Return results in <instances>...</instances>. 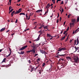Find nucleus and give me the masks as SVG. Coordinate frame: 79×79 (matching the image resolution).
<instances>
[{
	"label": "nucleus",
	"mask_w": 79,
	"mask_h": 79,
	"mask_svg": "<svg viewBox=\"0 0 79 79\" xmlns=\"http://www.w3.org/2000/svg\"><path fill=\"white\" fill-rule=\"evenodd\" d=\"M49 7H50V4L49 3L48 4L47 6H46V7H45V9H46L47 8V11H45V13H44V14L43 15H45L47 14V12H48V9L49 8Z\"/></svg>",
	"instance_id": "nucleus-1"
},
{
	"label": "nucleus",
	"mask_w": 79,
	"mask_h": 79,
	"mask_svg": "<svg viewBox=\"0 0 79 79\" xmlns=\"http://www.w3.org/2000/svg\"><path fill=\"white\" fill-rule=\"evenodd\" d=\"M73 23H70V26L71 27H72V25L74 26V23L76 22V19H72V21H71Z\"/></svg>",
	"instance_id": "nucleus-2"
},
{
	"label": "nucleus",
	"mask_w": 79,
	"mask_h": 79,
	"mask_svg": "<svg viewBox=\"0 0 79 79\" xmlns=\"http://www.w3.org/2000/svg\"><path fill=\"white\" fill-rule=\"evenodd\" d=\"M73 59L75 63L78 64V63H79V60L78 57H76L74 58Z\"/></svg>",
	"instance_id": "nucleus-3"
},
{
	"label": "nucleus",
	"mask_w": 79,
	"mask_h": 79,
	"mask_svg": "<svg viewBox=\"0 0 79 79\" xmlns=\"http://www.w3.org/2000/svg\"><path fill=\"white\" fill-rule=\"evenodd\" d=\"M27 45L23 47H22V48L20 49H19V50H24V49H25L26 48H27Z\"/></svg>",
	"instance_id": "nucleus-4"
},
{
	"label": "nucleus",
	"mask_w": 79,
	"mask_h": 79,
	"mask_svg": "<svg viewBox=\"0 0 79 79\" xmlns=\"http://www.w3.org/2000/svg\"><path fill=\"white\" fill-rule=\"evenodd\" d=\"M42 34V32L40 33V34H39V35L38 38H37V39H36V40H34V41H38L39 40H40L39 37L40 36V35H41Z\"/></svg>",
	"instance_id": "nucleus-5"
},
{
	"label": "nucleus",
	"mask_w": 79,
	"mask_h": 79,
	"mask_svg": "<svg viewBox=\"0 0 79 79\" xmlns=\"http://www.w3.org/2000/svg\"><path fill=\"white\" fill-rule=\"evenodd\" d=\"M40 52L42 54H47V53L45 52V51H44L42 50H40Z\"/></svg>",
	"instance_id": "nucleus-6"
},
{
	"label": "nucleus",
	"mask_w": 79,
	"mask_h": 79,
	"mask_svg": "<svg viewBox=\"0 0 79 79\" xmlns=\"http://www.w3.org/2000/svg\"><path fill=\"white\" fill-rule=\"evenodd\" d=\"M66 58H67V60H70L71 61V60H72V58L69 56H67L66 57Z\"/></svg>",
	"instance_id": "nucleus-7"
},
{
	"label": "nucleus",
	"mask_w": 79,
	"mask_h": 79,
	"mask_svg": "<svg viewBox=\"0 0 79 79\" xmlns=\"http://www.w3.org/2000/svg\"><path fill=\"white\" fill-rule=\"evenodd\" d=\"M76 42H77V44H76V45H77L79 44V40L78 39V38H77V41L75 40L74 41V43L75 44H76Z\"/></svg>",
	"instance_id": "nucleus-8"
},
{
	"label": "nucleus",
	"mask_w": 79,
	"mask_h": 79,
	"mask_svg": "<svg viewBox=\"0 0 79 79\" xmlns=\"http://www.w3.org/2000/svg\"><path fill=\"white\" fill-rule=\"evenodd\" d=\"M26 17L27 20H29L30 19V16H29V17H28L27 16V14H26Z\"/></svg>",
	"instance_id": "nucleus-9"
},
{
	"label": "nucleus",
	"mask_w": 79,
	"mask_h": 79,
	"mask_svg": "<svg viewBox=\"0 0 79 79\" xmlns=\"http://www.w3.org/2000/svg\"><path fill=\"white\" fill-rule=\"evenodd\" d=\"M40 12H42V10H37L35 11V12L36 13H39Z\"/></svg>",
	"instance_id": "nucleus-10"
},
{
	"label": "nucleus",
	"mask_w": 79,
	"mask_h": 79,
	"mask_svg": "<svg viewBox=\"0 0 79 79\" xmlns=\"http://www.w3.org/2000/svg\"><path fill=\"white\" fill-rule=\"evenodd\" d=\"M65 55H66V54H63V55H60L59 54H58L57 55V56H63L64 57L65 56Z\"/></svg>",
	"instance_id": "nucleus-11"
},
{
	"label": "nucleus",
	"mask_w": 79,
	"mask_h": 79,
	"mask_svg": "<svg viewBox=\"0 0 79 79\" xmlns=\"http://www.w3.org/2000/svg\"><path fill=\"white\" fill-rule=\"evenodd\" d=\"M65 36L62 37L61 38L60 40L62 41L64 40V39H65Z\"/></svg>",
	"instance_id": "nucleus-12"
},
{
	"label": "nucleus",
	"mask_w": 79,
	"mask_h": 79,
	"mask_svg": "<svg viewBox=\"0 0 79 79\" xmlns=\"http://www.w3.org/2000/svg\"><path fill=\"white\" fill-rule=\"evenodd\" d=\"M60 48V49H61L62 50H66V48H65V47H64V48H61V47H60V48Z\"/></svg>",
	"instance_id": "nucleus-13"
},
{
	"label": "nucleus",
	"mask_w": 79,
	"mask_h": 79,
	"mask_svg": "<svg viewBox=\"0 0 79 79\" xmlns=\"http://www.w3.org/2000/svg\"><path fill=\"white\" fill-rule=\"evenodd\" d=\"M22 10V9L20 8L18 10H16L15 11L21 12Z\"/></svg>",
	"instance_id": "nucleus-14"
},
{
	"label": "nucleus",
	"mask_w": 79,
	"mask_h": 79,
	"mask_svg": "<svg viewBox=\"0 0 79 79\" xmlns=\"http://www.w3.org/2000/svg\"><path fill=\"white\" fill-rule=\"evenodd\" d=\"M5 29H6V28H2V29H1L0 30V32H2L3 31H4Z\"/></svg>",
	"instance_id": "nucleus-15"
},
{
	"label": "nucleus",
	"mask_w": 79,
	"mask_h": 79,
	"mask_svg": "<svg viewBox=\"0 0 79 79\" xmlns=\"http://www.w3.org/2000/svg\"><path fill=\"white\" fill-rule=\"evenodd\" d=\"M29 51L34 52V53H35V49L34 48H33L32 50H30Z\"/></svg>",
	"instance_id": "nucleus-16"
},
{
	"label": "nucleus",
	"mask_w": 79,
	"mask_h": 79,
	"mask_svg": "<svg viewBox=\"0 0 79 79\" xmlns=\"http://www.w3.org/2000/svg\"><path fill=\"white\" fill-rule=\"evenodd\" d=\"M79 31V28H77V29L75 30V32H74V33H76L77 32Z\"/></svg>",
	"instance_id": "nucleus-17"
},
{
	"label": "nucleus",
	"mask_w": 79,
	"mask_h": 79,
	"mask_svg": "<svg viewBox=\"0 0 79 79\" xmlns=\"http://www.w3.org/2000/svg\"><path fill=\"white\" fill-rule=\"evenodd\" d=\"M58 49H58V52H61V51L62 50H62L60 49V48H59Z\"/></svg>",
	"instance_id": "nucleus-18"
},
{
	"label": "nucleus",
	"mask_w": 79,
	"mask_h": 79,
	"mask_svg": "<svg viewBox=\"0 0 79 79\" xmlns=\"http://www.w3.org/2000/svg\"><path fill=\"white\" fill-rule=\"evenodd\" d=\"M24 53H25L24 51L21 52H20V54L23 55Z\"/></svg>",
	"instance_id": "nucleus-19"
},
{
	"label": "nucleus",
	"mask_w": 79,
	"mask_h": 79,
	"mask_svg": "<svg viewBox=\"0 0 79 79\" xmlns=\"http://www.w3.org/2000/svg\"><path fill=\"white\" fill-rule=\"evenodd\" d=\"M19 15H25V14H24L23 13H21Z\"/></svg>",
	"instance_id": "nucleus-20"
},
{
	"label": "nucleus",
	"mask_w": 79,
	"mask_h": 79,
	"mask_svg": "<svg viewBox=\"0 0 79 79\" xmlns=\"http://www.w3.org/2000/svg\"><path fill=\"white\" fill-rule=\"evenodd\" d=\"M37 45V44H35L34 46H32V48H35Z\"/></svg>",
	"instance_id": "nucleus-21"
},
{
	"label": "nucleus",
	"mask_w": 79,
	"mask_h": 79,
	"mask_svg": "<svg viewBox=\"0 0 79 79\" xmlns=\"http://www.w3.org/2000/svg\"><path fill=\"white\" fill-rule=\"evenodd\" d=\"M48 26H46L43 27V28H44V29H47L48 28Z\"/></svg>",
	"instance_id": "nucleus-22"
},
{
	"label": "nucleus",
	"mask_w": 79,
	"mask_h": 79,
	"mask_svg": "<svg viewBox=\"0 0 79 79\" xmlns=\"http://www.w3.org/2000/svg\"><path fill=\"white\" fill-rule=\"evenodd\" d=\"M6 60V58H4V59L2 60V62H5V61Z\"/></svg>",
	"instance_id": "nucleus-23"
},
{
	"label": "nucleus",
	"mask_w": 79,
	"mask_h": 79,
	"mask_svg": "<svg viewBox=\"0 0 79 79\" xmlns=\"http://www.w3.org/2000/svg\"><path fill=\"white\" fill-rule=\"evenodd\" d=\"M10 55H11V52H10V53L9 54V55H8V56H6V57H9V56H10Z\"/></svg>",
	"instance_id": "nucleus-24"
},
{
	"label": "nucleus",
	"mask_w": 79,
	"mask_h": 79,
	"mask_svg": "<svg viewBox=\"0 0 79 79\" xmlns=\"http://www.w3.org/2000/svg\"><path fill=\"white\" fill-rule=\"evenodd\" d=\"M32 52L30 51H27V53H30V52Z\"/></svg>",
	"instance_id": "nucleus-25"
},
{
	"label": "nucleus",
	"mask_w": 79,
	"mask_h": 79,
	"mask_svg": "<svg viewBox=\"0 0 79 79\" xmlns=\"http://www.w3.org/2000/svg\"><path fill=\"white\" fill-rule=\"evenodd\" d=\"M15 12L14 13V14H18L19 13H20V12Z\"/></svg>",
	"instance_id": "nucleus-26"
},
{
	"label": "nucleus",
	"mask_w": 79,
	"mask_h": 79,
	"mask_svg": "<svg viewBox=\"0 0 79 79\" xmlns=\"http://www.w3.org/2000/svg\"><path fill=\"white\" fill-rule=\"evenodd\" d=\"M14 13H11V17H12L13 16V15L14 14Z\"/></svg>",
	"instance_id": "nucleus-27"
},
{
	"label": "nucleus",
	"mask_w": 79,
	"mask_h": 79,
	"mask_svg": "<svg viewBox=\"0 0 79 79\" xmlns=\"http://www.w3.org/2000/svg\"><path fill=\"white\" fill-rule=\"evenodd\" d=\"M13 10V9H11V10H10L9 11L10 12H11Z\"/></svg>",
	"instance_id": "nucleus-28"
},
{
	"label": "nucleus",
	"mask_w": 79,
	"mask_h": 79,
	"mask_svg": "<svg viewBox=\"0 0 79 79\" xmlns=\"http://www.w3.org/2000/svg\"><path fill=\"white\" fill-rule=\"evenodd\" d=\"M61 60H62V61H63L64 60L63 59H61V58L59 59V61H61Z\"/></svg>",
	"instance_id": "nucleus-29"
},
{
	"label": "nucleus",
	"mask_w": 79,
	"mask_h": 79,
	"mask_svg": "<svg viewBox=\"0 0 79 79\" xmlns=\"http://www.w3.org/2000/svg\"><path fill=\"white\" fill-rule=\"evenodd\" d=\"M34 69V68H32L31 69V70L30 71V72H32V71H33V69Z\"/></svg>",
	"instance_id": "nucleus-30"
},
{
	"label": "nucleus",
	"mask_w": 79,
	"mask_h": 79,
	"mask_svg": "<svg viewBox=\"0 0 79 79\" xmlns=\"http://www.w3.org/2000/svg\"><path fill=\"white\" fill-rule=\"evenodd\" d=\"M77 22H79V17H77Z\"/></svg>",
	"instance_id": "nucleus-31"
},
{
	"label": "nucleus",
	"mask_w": 79,
	"mask_h": 79,
	"mask_svg": "<svg viewBox=\"0 0 79 79\" xmlns=\"http://www.w3.org/2000/svg\"><path fill=\"white\" fill-rule=\"evenodd\" d=\"M45 63H43V64H42V67H44V66H45Z\"/></svg>",
	"instance_id": "nucleus-32"
},
{
	"label": "nucleus",
	"mask_w": 79,
	"mask_h": 79,
	"mask_svg": "<svg viewBox=\"0 0 79 79\" xmlns=\"http://www.w3.org/2000/svg\"><path fill=\"white\" fill-rule=\"evenodd\" d=\"M61 14H62V12H63V9L62 8V9H61Z\"/></svg>",
	"instance_id": "nucleus-33"
},
{
	"label": "nucleus",
	"mask_w": 79,
	"mask_h": 79,
	"mask_svg": "<svg viewBox=\"0 0 79 79\" xmlns=\"http://www.w3.org/2000/svg\"><path fill=\"white\" fill-rule=\"evenodd\" d=\"M67 31H65L64 32V33H63V34H65V33H66V32H67Z\"/></svg>",
	"instance_id": "nucleus-34"
},
{
	"label": "nucleus",
	"mask_w": 79,
	"mask_h": 79,
	"mask_svg": "<svg viewBox=\"0 0 79 79\" xmlns=\"http://www.w3.org/2000/svg\"><path fill=\"white\" fill-rule=\"evenodd\" d=\"M47 37H50V34H47Z\"/></svg>",
	"instance_id": "nucleus-35"
},
{
	"label": "nucleus",
	"mask_w": 79,
	"mask_h": 79,
	"mask_svg": "<svg viewBox=\"0 0 79 79\" xmlns=\"http://www.w3.org/2000/svg\"><path fill=\"white\" fill-rule=\"evenodd\" d=\"M11 1H12V0H9V2L10 3V6L11 5Z\"/></svg>",
	"instance_id": "nucleus-36"
},
{
	"label": "nucleus",
	"mask_w": 79,
	"mask_h": 79,
	"mask_svg": "<svg viewBox=\"0 0 79 79\" xmlns=\"http://www.w3.org/2000/svg\"><path fill=\"white\" fill-rule=\"evenodd\" d=\"M38 55V54H35L34 56L35 57Z\"/></svg>",
	"instance_id": "nucleus-37"
},
{
	"label": "nucleus",
	"mask_w": 79,
	"mask_h": 79,
	"mask_svg": "<svg viewBox=\"0 0 79 79\" xmlns=\"http://www.w3.org/2000/svg\"><path fill=\"white\" fill-rule=\"evenodd\" d=\"M60 1H61V0H57V1H56V3H58V2Z\"/></svg>",
	"instance_id": "nucleus-38"
},
{
	"label": "nucleus",
	"mask_w": 79,
	"mask_h": 79,
	"mask_svg": "<svg viewBox=\"0 0 79 79\" xmlns=\"http://www.w3.org/2000/svg\"><path fill=\"white\" fill-rule=\"evenodd\" d=\"M69 30V27H68V28H67L66 31H68Z\"/></svg>",
	"instance_id": "nucleus-39"
},
{
	"label": "nucleus",
	"mask_w": 79,
	"mask_h": 79,
	"mask_svg": "<svg viewBox=\"0 0 79 79\" xmlns=\"http://www.w3.org/2000/svg\"><path fill=\"white\" fill-rule=\"evenodd\" d=\"M50 63L51 64H52V62L51 60H50Z\"/></svg>",
	"instance_id": "nucleus-40"
},
{
	"label": "nucleus",
	"mask_w": 79,
	"mask_h": 79,
	"mask_svg": "<svg viewBox=\"0 0 79 79\" xmlns=\"http://www.w3.org/2000/svg\"><path fill=\"white\" fill-rule=\"evenodd\" d=\"M17 22H18V19H17L16 20V21H15V23H17Z\"/></svg>",
	"instance_id": "nucleus-41"
},
{
	"label": "nucleus",
	"mask_w": 79,
	"mask_h": 79,
	"mask_svg": "<svg viewBox=\"0 0 79 79\" xmlns=\"http://www.w3.org/2000/svg\"><path fill=\"white\" fill-rule=\"evenodd\" d=\"M65 34V36H67V35H68V33H67L65 34Z\"/></svg>",
	"instance_id": "nucleus-42"
},
{
	"label": "nucleus",
	"mask_w": 79,
	"mask_h": 79,
	"mask_svg": "<svg viewBox=\"0 0 79 79\" xmlns=\"http://www.w3.org/2000/svg\"><path fill=\"white\" fill-rule=\"evenodd\" d=\"M11 8H12L11 6H10L9 7V11H10V10L11 9Z\"/></svg>",
	"instance_id": "nucleus-43"
},
{
	"label": "nucleus",
	"mask_w": 79,
	"mask_h": 79,
	"mask_svg": "<svg viewBox=\"0 0 79 79\" xmlns=\"http://www.w3.org/2000/svg\"><path fill=\"white\" fill-rule=\"evenodd\" d=\"M69 38H67L65 40V42H66L68 41V39Z\"/></svg>",
	"instance_id": "nucleus-44"
},
{
	"label": "nucleus",
	"mask_w": 79,
	"mask_h": 79,
	"mask_svg": "<svg viewBox=\"0 0 79 79\" xmlns=\"http://www.w3.org/2000/svg\"><path fill=\"white\" fill-rule=\"evenodd\" d=\"M70 15H68V18H70Z\"/></svg>",
	"instance_id": "nucleus-45"
},
{
	"label": "nucleus",
	"mask_w": 79,
	"mask_h": 79,
	"mask_svg": "<svg viewBox=\"0 0 79 79\" xmlns=\"http://www.w3.org/2000/svg\"><path fill=\"white\" fill-rule=\"evenodd\" d=\"M59 13H58V17H57V18H59Z\"/></svg>",
	"instance_id": "nucleus-46"
},
{
	"label": "nucleus",
	"mask_w": 79,
	"mask_h": 79,
	"mask_svg": "<svg viewBox=\"0 0 79 79\" xmlns=\"http://www.w3.org/2000/svg\"><path fill=\"white\" fill-rule=\"evenodd\" d=\"M39 66V65H38V66L36 67V68H35V69L36 70V69H38Z\"/></svg>",
	"instance_id": "nucleus-47"
},
{
	"label": "nucleus",
	"mask_w": 79,
	"mask_h": 79,
	"mask_svg": "<svg viewBox=\"0 0 79 79\" xmlns=\"http://www.w3.org/2000/svg\"><path fill=\"white\" fill-rule=\"evenodd\" d=\"M73 39H72V40H70V44H71V42H72V41H73Z\"/></svg>",
	"instance_id": "nucleus-48"
},
{
	"label": "nucleus",
	"mask_w": 79,
	"mask_h": 79,
	"mask_svg": "<svg viewBox=\"0 0 79 79\" xmlns=\"http://www.w3.org/2000/svg\"><path fill=\"white\" fill-rule=\"evenodd\" d=\"M29 64L31 63V60H29Z\"/></svg>",
	"instance_id": "nucleus-49"
},
{
	"label": "nucleus",
	"mask_w": 79,
	"mask_h": 79,
	"mask_svg": "<svg viewBox=\"0 0 79 79\" xmlns=\"http://www.w3.org/2000/svg\"><path fill=\"white\" fill-rule=\"evenodd\" d=\"M62 4H63V1H62V2H61V5Z\"/></svg>",
	"instance_id": "nucleus-50"
},
{
	"label": "nucleus",
	"mask_w": 79,
	"mask_h": 79,
	"mask_svg": "<svg viewBox=\"0 0 79 79\" xmlns=\"http://www.w3.org/2000/svg\"><path fill=\"white\" fill-rule=\"evenodd\" d=\"M38 61H40V58H39L37 60V61H38Z\"/></svg>",
	"instance_id": "nucleus-51"
},
{
	"label": "nucleus",
	"mask_w": 79,
	"mask_h": 79,
	"mask_svg": "<svg viewBox=\"0 0 79 79\" xmlns=\"http://www.w3.org/2000/svg\"><path fill=\"white\" fill-rule=\"evenodd\" d=\"M55 57H56V58H60L59 56H55Z\"/></svg>",
	"instance_id": "nucleus-52"
},
{
	"label": "nucleus",
	"mask_w": 79,
	"mask_h": 79,
	"mask_svg": "<svg viewBox=\"0 0 79 79\" xmlns=\"http://www.w3.org/2000/svg\"><path fill=\"white\" fill-rule=\"evenodd\" d=\"M58 22H59V20L58 19H57V20L56 21V23H58Z\"/></svg>",
	"instance_id": "nucleus-53"
},
{
	"label": "nucleus",
	"mask_w": 79,
	"mask_h": 79,
	"mask_svg": "<svg viewBox=\"0 0 79 79\" xmlns=\"http://www.w3.org/2000/svg\"><path fill=\"white\" fill-rule=\"evenodd\" d=\"M2 50H3L2 49H0V52H2Z\"/></svg>",
	"instance_id": "nucleus-54"
},
{
	"label": "nucleus",
	"mask_w": 79,
	"mask_h": 79,
	"mask_svg": "<svg viewBox=\"0 0 79 79\" xmlns=\"http://www.w3.org/2000/svg\"><path fill=\"white\" fill-rule=\"evenodd\" d=\"M36 27H37V26H35V27L33 28V29H36Z\"/></svg>",
	"instance_id": "nucleus-55"
},
{
	"label": "nucleus",
	"mask_w": 79,
	"mask_h": 79,
	"mask_svg": "<svg viewBox=\"0 0 79 79\" xmlns=\"http://www.w3.org/2000/svg\"><path fill=\"white\" fill-rule=\"evenodd\" d=\"M63 32V30L62 31H61L60 34H62V32Z\"/></svg>",
	"instance_id": "nucleus-56"
},
{
	"label": "nucleus",
	"mask_w": 79,
	"mask_h": 79,
	"mask_svg": "<svg viewBox=\"0 0 79 79\" xmlns=\"http://www.w3.org/2000/svg\"><path fill=\"white\" fill-rule=\"evenodd\" d=\"M10 31V30H8L7 31H6V33H8V32H9Z\"/></svg>",
	"instance_id": "nucleus-57"
},
{
	"label": "nucleus",
	"mask_w": 79,
	"mask_h": 79,
	"mask_svg": "<svg viewBox=\"0 0 79 79\" xmlns=\"http://www.w3.org/2000/svg\"><path fill=\"white\" fill-rule=\"evenodd\" d=\"M21 0H18L17 1V2H20Z\"/></svg>",
	"instance_id": "nucleus-58"
},
{
	"label": "nucleus",
	"mask_w": 79,
	"mask_h": 79,
	"mask_svg": "<svg viewBox=\"0 0 79 79\" xmlns=\"http://www.w3.org/2000/svg\"><path fill=\"white\" fill-rule=\"evenodd\" d=\"M61 17H60V21H61Z\"/></svg>",
	"instance_id": "nucleus-59"
},
{
	"label": "nucleus",
	"mask_w": 79,
	"mask_h": 79,
	"mask_svg": "<svg viewBox=\"0 0 79 79\" xmlns=\"http://www.w3.org/2000/svg\"><path fill=\"white\" fill-rule=\"evenodd\" d=\"M14 34L15 33H12L11 34V35L13 36V35H14Z\"/></svg>",
	"instance_id": "nucleus-60"
},
{
	"label": "nucleus",
	"mask_w": 79,
	"mask_h": 79,
	"mask_svg": "<svg viewBox=\"0 0 79 79\" xmlns=\"http://www.w3.org/2000/svg\"><path fill=\"white\" fill-rule=\"evenodd\" d=\"M42 28V27H40L39 28V29H41Z\"/></svg>",
	"instance_id": "nucleus-61"
},
{
	"label": "nucleus",
	"mask_w": 79,
	"mask_h": 79,
	"mask_svg": "<svg viewBox=\"0 0 79 79\" xmlns=\"http://www.w3.org/2000/svg\"><path fill=\"white\" fill-rule=\"evenodd\" d=\"M29 43H30V44H31V41H29Z\"/></svg>",
	"instance_id": "nucleus-62"
},
{
	"label": "nucleus",
	"mask_w": 79,
	"mask_h": 79,
	"mask_svg": "<svg viewBox=\"0 0 79 79\" xmlns=\"http://www.w3.org/2000/svg\"><path fill=\"white\" fill-rule=\"evenodd\" d=\"M15 12V11H13V12H12L11 13H14Z\"/></svg>",
	"instance_id": "nucleus-63"
},
{
	"label": "nucleus",
	"mask_w": 79,
	"mask_h": 79,
	"mask_svg": "<svg viewBox=\"0 0 79 79\" xmlns=\"http://www.w3.org/2000/svg\"><path fill=\"white\" fill-rule=\"evenodd\" d=\"M44 25H42V26H41V27H44Z\"/></svg>",
	"instance_id": "nucleus-64"
}]
</instances>
